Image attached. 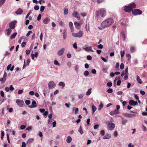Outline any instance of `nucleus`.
<instances>
[{
    "label": "nucleus",
    "instance_id": "nucleus-33",
    "mask_svg": "<svg viewBox=\"0 0 147 147\" xmlns=\"http://www.w3.org/2000/svg\"><path fill=\"white\" fill-rule=\"evenodd\" d=\"M127 122V119H125L123 120L122 121V124L123 125H124Z\"/></svg>",
    "mask_w": 147,
    "mask_h": 147
},
{
    "label": "nucleus",
    "instance_id": "nucleus-36",
    "mask_svg": "<svg viewBox=\"0 0 147 147\" xmlns=\"http://www.w3.org/2000/svg\"><path fill=\"white\" fill-rule=\"evenodd\" d=\"M5 0H1L0 1V7H1L2 5L5 3Z\"/></svg>",
    "mask_w": 147,
    "mask_h": 147
},
{
    "label": "nucleus",
    "instance_id": "nucleus-18",
    "mask_svg": "<svg viewBox=\"0 0 147 147\" xmlns=\"http://www.w3.org/2000/svg\"><path fill=\"white\" fill-rule=\"evenodd\" d=\"M111 137V134L108 133H107L103 137V139H108L110 138Z\"/></svg>",
    "mask_w": 147,
    "mask_h": 147
},
{
    "label": "nucleus",
    "instance_id": "nucleus-53",
    "mask_svg": "<svg viewBox=\"0 0 147 147\" xmlns=\"http://www.w3.org/2000/svg\"><path fill=\"white\" fill-rule=\"evenodd\" d=\"M26 45V42H23L22 44H21V46L23 48L25 47V45Z\"/></svg>",
    "mask_w": 147,
    "mask_h": 147
},
{
    "label": "nucleus",
    "instance_id": "nucleus-27",
    "mask_svg": "<svg viewBox=\"0 0 147 147\" xmlns=\"http://www.w3.org/2000/svg\"><path fill=\"white\" fill-rule=\"evenodd\" d=\"M96 108L95 106L93 105H92V110L93 113H94L95 112V111L96 110Z\"/></svg>",
    "mask_w": 147,
    "mask_h": 147
},
{
    "label": "nucleus",
    "instance_id": "nucleus-24",
    "mask_svg": "<svg viewBox=\"0 0 147 147\" xmlns=\"http://www.w3.org/2000/svg\"><path fill=\"white\" fill-rule=\"evenodd\" d=\"M91 90L92 88H90L88 89V91L86 93V94L87 96L89 95L91 93Z\"/></svg>",
    "mask_w": 147,
    "mask_h": 147
},
{
    "label": "nucleus",
    "instance_id": "nucleus-34",
    "mask_svg": "<svg viewBox=\"0 0 147 147\" xmlns=\"http://www.w3.org/2000/svg\"><path fill=\"white\" fill-rule=\"evenodd\" d=\"M6 80V79H5L4 78H2L0 79V82H2V83H4Z\"/></svg>",
    "mask_w": 147,
    "mask_h": 147
},
{
    "label": "nucleus",
    "instance_id": "nucleus-15",
    "mask_svg": "<svg viewBox=\"0 0 147 147\" xmlns=\"http://www.w3.org/2000/svg\"><path fill=\"white\" fill-rule=\"evenodd\" d=\"M50 21V19L48 18H45L43 21V23L46 24H48Z\"/></svg>",
    "mask_w": 147,
    "mask_h": 147
},
{
    "label": "nucleus",
    "instance_id": "nucleus-39",
    "mask_svg": "<svg viewBox=\"0 0 147 147\" xmlns=\"http://www.w3.org/2000/svg\"><path fill=\"white\" fill-rule=\"evenodd\" d=\"M84 96V95L83 94H79L78 96V98L79 99H81L83 98Z\"/></svg>",
    "mask_w": 147,
    "mask_h": 147
},
{
    "label": "nucleus",
    "instance_id": "nucleus-43",
    "mask_svg": "<svg viewBox=\"0 0 147 147\" xmlns=\"http://www.w3.org/2000/svg\"><path fill=\"white\" fill-rule=\"evenodd\" d=\"M45 9V7L43 6H42L40 7V11L41 12H43Z\"/></svg>",
    "mask_w": 147,
    "mask_h": 147
},
{
    "label": "nucleus",
    "instance_id": "nucleus-47",
    "mask_svg": "<svg viewBox=\"0 0 147 147\" xmlns=\"http://www.w3.org/2000/svg\"><path fill=\"white\" fill-rule=\"evenodd\" d=\"M41 15L40 14H39L37 17V20L38 21H40V19H41Z\"/></svg>",
    "mask_w": 147,
    "mask_h": 147
},
{
    "label": "nucleus",
    "instance_id": "nucleus-54",
    "mask_svg": "<svg viewBox=\"0 0 147 147\" xmlns=\"http://www.w3.org/2000/svg\"><path fill=\"white\" fill-rule=\"evenodd\" d=\"M107 85L109 87H111L112 85V83L111 82H108L107 83Z\"/></svg>",
    "mask_w": 147,
    "mask_h": 147
},
{
    "label": "nucleus",
    "instance_id": "nucleus-6",
    "mask_svg": "<svg viewBox=\"0 0 147 147\" xmlns=\"http://www.w3.org/2000/svg\"><path fill=\"white\" fill-rule=\"evenodd\" d=\"M142 11L139 9H135L133 10L132 11V13L134 15H140L142 14Z\"/></svg>",
    "mask_w": 147,
    "mask_h": 147
},
{
    "label": "nucleus",
    "instance_id": "nucleus-20",
    "mask_svg": "<svg viewBox=\"0 0 147 147\" xmlns=\"http://www.w3.org/2000/svg\"><path fill=\"white\" fill-rule=\"evenodd\" d=\"M136 77V80L137 82H138L139 83L142 84V82L140 77L138 76H137Z\"/></svg>",
    "mask_w": 147,
    "mask_h": 147
},
{
    "label": "nucleus",
    "instance_id": "nucleus-12",
    "mask_svg": "<svg viewBox=\"0 0 147 147\" xmlns=\"http://www.w3.org/2000/svg\"><path fill=\"white\" fill-rule=\"evenodd\" d=\"M129 104L131 106H135L138 105V103L137 101H135L132 100H130L129 101Z\"/></svg>",
    "mask_w": 147,
    "mask_h": 147
},
{
    "label": "nucleus",
    "instance_id": "nucleus-32",
    "mask_svg": "<svg viewBox=\"0 0 147 147\" xmlns=\"http://www.w3.org/2000/svg\"><path fill=\"white\" fill-rule=\"evenodd\" d=\"M75 70L76 72H78L79 70V67L78 65H76L74 67Z\"/></svg>",
    "mask_w": 147,
    "mask_h": 147
},
{
    "label": "nucleus",
    "instance_id": "nucleus-38",
    "mask_svg": "<svg viewBox=\"0 0 147 147\" xmlns=\"http://www.w3.org/2000/svg\"><path fill=\"white\" fill-rule=\"evenodd\" d=\"M89 72L87 71H86L84 73V74L85 76H88L89 75Z\"/></svg>",
    "mask_w": 147,
    "mask_h": 147
},
{
    "label": "nucleus",
    "instance_id": "nucleus-62",
    "mask_svg": "<svg viewBox=\"0 0 147 147\" xmlns=\"http://www.w3.org/2000/svg\"><path fill=\"white\" fill-rule=\"evenodd\" d=\"M69 25L70 28L73 27V24L71 22H69Z\"/></svg>",
    "mask_w": 147,
    "mask_h": 147
},
{
    "label": "nucleus",
    "instance_id": "nucleus-28",
    "mask_svg": "<svg viewBox=\"0 0 147 147\" xmlns=\"http://www.w3.org/2000/svg\"><path fill=\"white\" fill-rule=\"evenodd\" d=\"M67 33L65 31H64L63 32V38L64 40H65L67 37Z\"/></svg>",
    "mask_w": 147,
    "mask_h": 147
},
{
    "label": "nucleus",
    "instance_id": "nucleus-11",
    "mask_svg": "<svg viewBox=\"0 0 147 147\" xmlns=\"http://www.w3.org/2000/svg\"><path fill=\"white\" fill-rule=\"evenodd\" d=\"M16 22V21H14L10 22L9 24L10 28L12 29H13L15 28V25Z\"/></svg>",
    "mask_w": 147,
    "mask_h": 147
},
{
    "label": "nucleus",
    "instance_id": "nucleus-50",
    "mask_svg": "<svg viewBox=\"0 0 147 147\" xmlns=\"http://www.w3.org/2000/svg\"><path fill=\"white\" fill-rule=\"evenodd\" d=\"M130 50L132 52H134L135 51V48L134 47H131L130 48Z\"/></svg>",
    "mask_w": 147,
    "mask_h": 147
},
{
    "label": "nucleus",
    "instance_id": "nucleus-51",
    "mask_svg": "<svg viewBox=\"0 0 147 147\" xmlns=\"http://www.w3.org/2000/svg\"><path fill=\"white\" fill-rule=\"evenodd\" d=\"M11 66V64H9L7 67V70H9L10 69Z\"/></svg>",
    "mask_w": 147,
    "mask_h": 147
},
{
    "label": "nucleus",
    "instance_id": "nucleus-16",
    "mask_svg": "<svg viewBox=\"0 0 147 147\" xmlns=\"http://www.w3.org/2000/svg\"><path fill=\"white\" fill-rule=\"evenodd\" d=\"M23 12V10L20 8H19L16 12L15 13L17 15H20Z\"/></svg>",
    "mask_w": 147,
    "mask_h": 147
},
{
    "label": "nucleus",
    "instance_id": "nucleus-4",
    "mask_svg": "<svg viewBox=\"0 0 147 147\" xmlns=\"http://www.w3.org/2000/svg\"><path fill=\"white\" fill-rule=\"evenodd\" d=\"M84 34V33L82 31L80 30L77 33H73L72 36L74 37L80 38L82 37Z\"/></svg>",
    "mask_w": 147,
    "mask_h": 147
},
{
    "label": "nucleus",
    "instance_id": "nucleus-44",
    "mask_svg": "<svg viewBox=\"0 0 147 147\" xmlns=\"http://www.w3.org/2000/svg\"><path fill=\"white\" fill-rule=\"evenodd\" d=\"M7 139L8 141V142L9 143H10V142L9 140V136L8 134H7Z\"/></svg>",
    "mask_w": 147,
    "mask_h": 147
},
{
    "label": "nucleus",
    "instance_id": "nucleus-64",
    "mask_svg": "<svg viewBox=\"0 0 147 147\" xmlns=\"http://www.w3.org/2000/svg\"><path fill=\"white\" fill-rule=\"evenodd\" d=\"M26 144L24 142H22V147H26Z\"/></svg>",
    "mask_w": 147,
    "mask_h": 147
},
{
    "label": "nucleus",
    "instance_id": "nucleus-37",
    "mask_svg": "<svg viewBox=\"0 0 147 147\" xmlns=\"http://www.w3.org/2000/svg\"><path fill=\"white\" fill-rule=\"evenodd\" d=\"M113 92V90L112 88H109L107 90V92L108 93H111Z\"/></svg>",
    "mask_w": 147,
    "mask_h": 147
},
{
    "label": "nucleus",
    "instance_id": "nucleus-40",
    "mask_svg": "<svg viewBox=\"0 0 147 147\" xmlns=\"http://www.w3.org/2000/svg\"><path fill=\"white\" fill-rule=\"evenodd\" d=\"M87 59L88 60H91L92 59V57L90 55H87Z\"/></svg>",
    "mask_w": 147,
    "mask_h": 147
},
{
    "label": "nucleus",
    "instance_id": "nucleus-57",
    "mask_svg": "<svg viewBox=\"0 0 147 147\" xmlns=\"http://www.w3.org/2000/svg\"><path fill=\"white\" fill-rule=\"evenodd\" d=\"M81 15L83 17L86 16L87 15V13H81Z\"/></svg>",
    "mask_w": 147,
    "mask_h": 147
},
{
    "label": "nucleus",
    "instance_id": "nucleus-3",
    "mask_svg": "<svg viewBox=\"0 0 147 147\" xmlns=\"http://www.w3.org/2000/svg\"><path fill=\"white\" fill-rule=\"evenodd\" d=\"M106 15V11L104 9H102L99 11H97L96 14L97 18H98L100 16L102 17H104Z\"/></svg>",
    "mask_w": 147,
    "mask_h": 147
},
{
    "label": "nucleus",
    "instance_id": "nucleus-14",
    "mask_svg": "<svg viewBox=\"0 0 147 147\" xmlns=\"http://www.w3.org/2000/svg\"><path fill=\"white\" fill-rule=\"evenodd\" d=\"M123 116L126 117H131L133 116H136V114H129L128 113H123Z\"/></svg>",
    "mask_w": 147,
    "mask_h": 147
},
{
    "label": "nucleus",
    "instance_id": "nucleus-21",
    "mask_svg": "<svg viewBox=\"0 0 147 147\" xmlns=\"http://www.w3.org/2000/svg\"><path fill=\"white\" fill-rule=\"evenodd\" d=\"M58 85L59 86H62L61 88L62 89L65 86V83L64 82H59Z\"/></svg>",
    "mask_w": 147,
    "mask_h": 147
},
{
    "label": "nucleus",
    "instance_id": "nucleus-19",
    "mask_svg": "<svg viewBox=\"0 0 147 147\" xmlns=\"http://www.w3.org/2000/svg\"><path fill=\"white\" fill-rule=\"evenodd\" d=\"M77 29H79L80 28V24L77 22H75L74 23Z\"/></svg>",
    "mask_w": 147,
    "mask_h": 147
},
{
    "label": "nucleus",
    "instance_id": "nucleus-59",
    "mask_svg": "<svg viewBox=\"0 0 147 147\" xmlns=\"http://www.w3.org/2000/svg\"><path fill=\"white\" fill-rule=\"evenodd\" d=\"M0 95L2 97H4V94L3 92L1 90L0 92Z\"/></svg>",
    "mask_w": 147,
    "mask_h": 147
},
{
    "label": "nucleus",
    "instance_id": "nucleus-30",
    "mask_svg": "<svg viewBox=\"0 0 147 147\" xmlns=\"http://www.w3.org/2000/svg\"><path fill=\"white\" fill-rule=\"evenodd\" d=\"M78 131L80 132L81 134H82L84 133V131H83L81 126H80V128L78 130Z\"/></svg>",
    "mask_w": 147,
    "mask_h": 147
},
{
    "label": "nucleus",
    "instance_id": "nucleus-55",
    "mask_svg": "<svg viewBox=\"0 0 147 147\" xmlns=\"http://www.w3.org/2000/svg\"><path fill=\"white\" fill-rule=\"evenodd\" d=\"M120 68L121 69H123L124 68V64L123 63H121L120 65Z\"/></svg>",
    "mask_w": 147,
    "mask_h": 147
},
{
    "label": "nucleus",
    "instance_id": "nucleus-29",
    "mask_svg": "<svg viewBox=\"0 0 147 147\" xmlns=\"http://www.w3.org/2000/svg\"><path fill=\"white\" fill-rule=\"evenodd\" d=\"M68 9L67 8H65L64 10V14L65 15H66L68 14Z\"/></svg>",
    "mask_w": 147,
    "mask_h": 147
},
{
    "label": "nucleus",
    "instance_id": "nucleus-45",
    "mask_svg": "<svg viewBox=\"0 0 147 147\" xmlns=\"http://www.w3.org/2000/svg\"><path fill=\"white\" fill-rule=\"evenodd\" d=\"M142 130L144 131H147L146 127L144 125H143L142 127Z\"/></svg>",
    "mask_w": 147,
    "mask_h": 147
},
{
    "label": "nucleus",
    "instance_id": "nucleus-49",
    "mask_svg": "<svg viewBox=\"0 0 147 147\" xmlns=\"http://www.w3.org/2000/svg\"><path fill=\"white\" fill-rule=\"evenodd\" d=\"M67 65L68 67H71V64L70 62L69 61L67 62Z\"/></svg>",
    "mask_w": 147,
    "mask_h": 147
},
{
    "label": "nucleus",
    "instance_id": "nucleus-52",
    "mask_svg": "<svg viewBox=\"0 0 147 147\" xmlns=\"http://www.w3.org/2000/svg\"><path fill=\"white\" fill-rule=\"evenodd\" d=\"M91 72L92 74H95L96 73V70L95 69H93L91 71Z\"/></svg>",
    "mask_w": 147,
    "mask_h": 147
},
{
    "label": "nucleus",
    "instance_id": "nucleus-22",
    "mask_svg": "<svg viewBox=\"0 0 147 147\" xmlns=\"http://www.w3.org/2000/svg\"><path fill=\"white\" fill-rule=\"evenodd\" d=\"M72 141V138L70 136H68L67 138V142L68 143H70Z\"/></svg>",
    "mask_w": 147,
    "mask_h": 147
},
{
    "label": "nucleus",
    "instance_id": "nucleus-26",
    "mask_svg": "<svg viewBox=\"0 0 147 147\" xmlns=\"http://www.w3.org/2000/svg\"><path fill=\"white\" fill-rule=\"evenodd\" d=\"M6 31L7 32V35H9L11 32V30L10 28H8L6 30Z\"/></svg>",
    "mask_w": 147,
    "mask_h": 147
},
{
    "label": "nucleus",
    "instance_id": "nucleus-31",
    "mask_svg": "<svg viewBox=\"0 0 147 147\" xmlns=\"http://www.w3.org/2000/svg\"><path fill=\"white\" fill-rule=\"evenodd\" d=\"M103 106L102 103H101L100 105H99L98 107V110L99 111L103 107Z\"/></svg>",
    "mask_w": 147,
    "mask_h": 147
},
{
    "label": "nucleus",
    "instance_id": "nucleus-63",
    "mask_svg": "<svg viewBox=\"0 0 147 147\" xmlns=\"http://www.w3.org/2000/svg\"><path fill=\"white\" fill-rule=\"evenodd\" d=\"M140 93L142 95H144L145 94V92L144 91L141 90L140 91Z\"/></svg>",
    "mask_w": 147,
    "mask_h": 147
},
{
    "label": "nucleus",
    "instance_id": "nucleus-48",
    "mask_svg": "<svg viewBox=\"0 0 147 147\" xmlns=\"http://www.w3.org/2000/svg\"><path fill=\"white\" fill-rule=\"evenodd\" d=\"M73 47L75 49H76L78 47L77 45V43H75L73 45Z\"/></svg>",
    "mask_w": 147,
    "mask_h": 147
},
{
    "label": "nucleus",
    "instance_id": "nucleus-5",
    "mask_svg": "<svg viewBox=\"0 0 147 147\" xmlns=\"http://www.w3.org/2000/svg\"><path fill=\"white\" fill-rule=\"evenodd\" d=\"M108 129L110 130H113L115 127V124L113 123H110L109 122H108L107 125Z\"/></svg>",
    "mask_w": 147,
    "mask_h": 147
},
{
    "label": "nucleus",
    "instance_id": "nucleus-41",
    "mask_svg": "<svg viewBox=\"0 0 147 147\" xmlns=\"http://www.w3.org/2000/svg\"><path fill=\"white\" fill-rule=\"evenodd\" d=\"M121 57H123L124 55V54L125 53L124 51H121Z\"/></svg>",
    "mask_w": 147,
    "mask_h": 147
},
{
    "label": "nucleus",
    "instance_id": "nucleus-2",
    "mask_svg": "<svg viewBox=\"0 0 147 147\" xmlns=\"http://www.w3.org/2000/svg\"><path fill=\"white\" fill-rule=\"evenodd\" d=\"M136 5L134 3H132L130 4L129 5L125 6L124 9L125 11L126 12H130L133 9L136 8Z\"/></svg>",
    "mask_w": 147,
    "mask_h": 147
},
{
    "label": "nucleus",
    "instance_id": "nucleus-8",
    "mask_svg": "<svg viewBox=\"0 0 147 147\" xmlns=\"http://www.w3.org/2000/svg\"><path fill=\"white\" fill-rule=\"evenodd\" d=\"M65 49L62 48L59 50L57 53V54L59 56L62 55L64 52Z\"/></svg>",
    "mask_w": 147,
    "mask_h": 147
},
{
    "label": "nucleus",
    "instance_id": "nucleus-1",
    "mask_svg": "<svg viewBox=\"0 0 147 147\" xmlns=\"http://www.w3.org/2000/svg\"><path fill=\"white\" fill-rule=\"evenodd\" d=\"M114 22V20L111 18H108L104 20L101 24L102 27L107 28L109 27Z\"/></svg>",
    "mask_w": 147,
    "mask_h": 147
},
{
    "label": "nucleus",
    "instance_id": "nucleus-7",
    "mask_svg": "<svg viewBox=\"0 0 147 147\" xmlns=\"http://www.w3.org/2000/svg\"><path fill=\"white\" fill-rule=\"evenodd\" d=\"M48 86L49 89H51L55 87V84L53 81H51L49 82Z\"/></svg>",
    "mask_w": 147,
    "mask_h": 147
},
{
    "label": "nucleus",
    "instance_id": "nucleus-9",
    "mask_svg": "<svg viewBox=\"0 0 147 147\" xmlns=\"http://www.w3.org/2000/svg\"><path fill=\"white\" fill-rule=\"evenodd\" d=\"M16 102L18 106L20 107H22L24 103L23 100H21L20 99H17L16 100Z\"/></svg>",
    "mask_w": 147,
    "mask_h": 147
},
{
    "label": "nucleus",
    "instance_id": "nucleus-17",
    "mask_svg": "<svg viewBox=\"0 0 147 147\" xmlns=\"http://www.w3.org/2000/svg\"><path fill=\"white\" fill-rule=\"evenodd\" d=\"M36 101L35 100H34L32 102V105H29L28 106V107L29 108H31L35 107H36Z\"/></svg>",
    "mask_w": 147,
    "mask_h": 147
},
{
    "label": "nucleus",
    "instance_id": "nucleus-35",
    "mask_svg": "<svg viewBox=\"0 0 147 147\" xmlns=\"http://www.w3.org/2000/svg\"><path fill=\"white\" fill-rule=\"evenodd\" d=\"M54 64L55 65L58 66H60L59 62L57 60H55L54 62Z\"/></svg>",
    "mask_w": 147,
    "mask_h": 147
},
{
    "label": "nucleus",
    "instance_id": "nucleus-13",
    "mask_svg": "<svg viewBox=\"0 0 147 147\" xmlns=\"http://www.w3.org/2000/svg\"><path fill=\"white\" fill-rule=\"evenodd\" d=\"M120 113L119 112V111H118L116 109H115L114 110L110 112L109 114L111 115H114L118 114Z\"/></svg>",
    "mask_w": 147,
    "mask_h": 147
},
{
    "label": "nucleus",
    "instance_id": "nucleus-42",
    "mask_svg": "<svg viewBox=\"0 0 147 147\" xmlns=\"http://www.w3.org/2000/svg\"><path fill=\"white\" fill-rule=\"evenodd\" d=\"M39 6L37 5L35 6L34 7V9L36 10H38V9H39Z\"/></svg>",
    "mask_w": 147,
    "mask_h": 147
},
{
    "label": "nucleus",
    "instance_id": "nucleus-60",
    "mask_svg": "<svg viewBox=\"0 0 147 147\" xmlns=\"http://www.w3.org/2000/svg\"><path fill=\"white\" fill-rule=\"evenodd\" d=\"M102 70L105 73H107V69L105 68H103L102 69Z\"/></svg>",
    "mask_w": 147,
    "mask_h": 147
},
{
    "label": "nucleus",
    "instance_id": "nucleus-56",
    "mask_svg": "<svg viewBox=\"0 0 147 147\" xmlns=\"http://www.w3.org/2000/svg\"><path fill=\"white\" fill-rule=\"evenodd\" d=\"M9 88V90H10L11 91H13L14 89V88L13 87V86L12 85L10 86Z\"/></svg>",
    "mask_w": 147,
    "mask_h": 147
},
{
    "label": "nucleus",
    "instance_id": "nucleus-46",
    "mask_svg": "<svg viewBox=\"0 0 147 147\" xmlns=\"http://www.w3.org/2000/svg\"><path fill=\"white\" fill-rule=\"evenodd\" d=\"M25 103L27 105H29L30 104V100H25Z\"/></svg>",
    "mask_w": 147,
    "mask_h": 147
},
{
    "label": "nucleus",
    "instance_id": "nucleus-23",
    "mask_svg": "<svg viewBox=\"0 0 147 147\" xmlns=\"http://www.w3.org/2000/svg\"><path fill=\"white\" fill-rule=\"evenodd\" d=\"M34 141L33 138H31L29 139L27 141V143L28 144H30L33 142Z\"/></svg>",
    "mask_w": 147,
    "mask_h": 147
},
{
    "label": "nucleus",
    "instance_id": "nucleus-61",
    "mask_svg": "<svg viewBox=\"0 0 147 147\" xmlns=\"http://www.w3.org/2000/svg\"><path fill=\"white\" fill-rule=\"evenodd\" d=\"M99 125L98 124L95 125L94 126V129H98L99 127Z\"/></svg>",
    "mask_w": 147,
    "mask_h": 147
},
{
    "label": "nucleus",
    "instance_id": "nucleus-58",
    "mask_svg": "<svg viewBox=\"0 0 147 147\" xmlns=\"http://www.w3.org/2000/svg\"><path fill=\"white\" fill-rule=\"evenodd\" d=\"M101 59L104 62H107V60L104 57H101Z\"/></svg>",
    "mask_w": 147,
    "mask_h": 147
},
{
    "label": "nucleus",
    "instance_id": "nucleus-25",
    "mask_svg": "<svg viewBox=\"0 0 147 147\" xmlns=\"http://www.w3.org/2000/svg\"><path fill=\"white\" fill-rule=\"evenodd\" d=\"M17 33L16 32H14L13 34H12L11 36L10 37V38L11 39H13V38H14L15 36H16L17 35Z\"/></svg>",
    "mask_w": 147,
    "mask_h": 147
},
{
    "label": "nucleus",
    "instance_id": "nucleus-10",
    "mask_svg": "<svg viewBox=\"0 0 147 147\" xmlns=\"http://www.w3.org/2000/svg\"><path fill=\"white\" fill-rule=\"evenodd\" d=\"M72 15L73 16L77 18L78 20H80V17L79 14V13L76 11H74L73 14Z\"/></svg>",
    "mask_w": 147,
    "mask_h": 147
}]
</instances>
